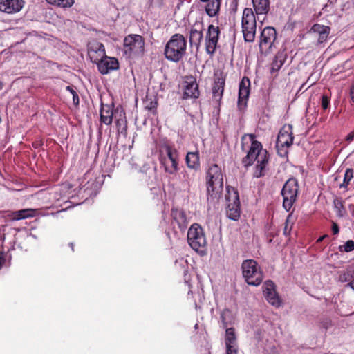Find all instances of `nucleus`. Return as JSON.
I'll return each mask as SVG.
<instances>
[{"mask_svg": "<svg viewBox=\"0 0 354 354\" xmlns=\"http://www.w3.org/2000/svg\"><path fill=\"white\" fill-rule=\"evenodd\" d=\"M241 148L247 153L243 159L244 165L248 167L255 163L254 176L257 178L263 176L269 160L267 150L263 149L261 143L256 140L254 134H245L242 137Z\"/></svg>", "mask_w": 354, "mask_h": 354, "instance_id": "nucleus-1", "label": "nucleus"}, {"mask_svg": "<svg viewBox=\"0 0 354 354\" xmlns=\"http://www.w3.org/2000/svg\"><path fill=\"white\" fill-rule=\"evenodd\" d=\"M207 201L216 203L221 198L223 189V176L221 169L216 164L212 165L206 175Z\"/></svg>", "mask_w": 354, "mask_h": 354, "instance_id": "nucleus-2", "label": "nucleus"}, {"mask_svg": "<svg viewBox=\"0 0 354 354\" xmlns=\"http://www.w3.org/2000/svg\"><path fill=\"white\" fill-rule=\"evenodd\" d=\"M187 40L181 34H174L166 43L164 55L170 62L177 63L186 55Z\"/></svg>", "mask_w": 354, "mask_h": 354, "instance_id": "nucleus-3", "label": "nucleus"}, {"mask_svg": "<svg viewBox=\"0 0 354 354\" xmlns=\"http://www.w3.org/2000/svg\"><path fill=\"white\" fill-rule=\"evenodd\" d=\"M160 162L166 173L176 174L179 170V153L176 149L165 145L160 155Z\"/></svg>", "mask_w": 354, "mask_h": 354, "instance_id": "nucleus-4", "label": "nucleus"}, {"mask_svg": "<svg viewBox=\"0 0 354 354\" xmlns=\"http://www.w3.org/2000/svg\"><path fill=\"white\" fill-rule=\"evenodd\" d=\"M243 276L248 285L257 286L263 279V272L257 261L252 259L243 261L241 265Z\"/></svg>", "mask_w": 354, "mask_h": 354, "instance_id": "nucleus-5", "label": "nucleus"}, {"mask_svg": "<svg viewBox=\"0 0 354 354\" xmlns=\"http://www.w3.org/2000/svg\"><path fill=\"white\" fill-rule=\"evenodd\" d=\"M123 51L129 57L142 56L145 52V39L136 34L127 35L124 39Z\"/></svg>", "mask_w": 354, "mask_h": 354, "instance_id": "nucleus-6", "label": "nucleus"}, {"mask_svg": "<svg viewBox=\"0 0 354 354\" xmlns=\"http://www.w3.org/2000/svg\"><path fill=\"white\" fill-rule=\"evenodd\" d=\"M242 32L245 41L252 42L255 38L257 20L251 8H245L241 21Z\"/></svg>", "mask_w": 354, "mask_h": 354, "instance_id": "nucleus-7", "label": "nucleus"}, {"mask_svg": "<svg viewBox=\"0 0 354 354\" xmlns=\"http://www.w3.org/2000/svg\"><path fill=\"white\" fill-rule=\"evenodd\" d=\"M187 241L190 247L197 252H203L207 240L203 228L196 223L191 225L187 232Z\"/></svg>", "mask_w": 354, "mask_h": 354, "instance_id": "nucleus-8", "label": "nucleus"}, {"mask_svg": "<svg viewBox=\"0 0 354 354\" xmlns=\"http://www.w3.org/2000/svg\"><path fill=\"white\" fill-rule=\"evenodd\" d=\"M226 214L228 218L236 221L240 216V203L237 191L232 187H227Z\"/></svg>", "mask_w": 354, "mask_h": 354, "instance_id": "nucleus-9", "label": "nucleus"}, {"mask_svg": "<svg viewBox=\"0 0 354 354\" xmlns=\"http://www.w3.org/2000/svg\"><path fill=\"white\" fill-rule=\"evenodd\" d=\"M298 189L297 180L294 178H289L283 185L281 194L283 197V206L286 210L289 211L292 207L297 196Z\"/></svg>", "mask_w": 354, "mask_h": 354, "instance_id": "nucleus-10", "label": "nucleus"}, {"mask_svg": "<svg viewBox=\"0 0 354 354\" xmlns=\"http://www.w3.org/2000/svg\"><path fill=\"white\" fill-rule=\"evenodd\" d=\"M291 129V126L283 127L278 134L276 147L281 156L286 154L288 148L292 144L293 137Z\"/></svg>", "mask_w": 354, "mask_h": 354, "instance_id": "nucleus-11", "label": "nucleus"}, {"mask_svg": "<svg viewBox=\"0 0 354 354\" xmlns=\"http://www.w3.org/2000/svg\"><path fill=\"white\" fill-rule=\"evenodd\" d=\"M277 37V32L274 28L268 26L263 28L261 32L259 48L262 53H269Z\"/></svg>", "mask_w": 354, "mask_h": 354, "instance_id": "nucleus-12", "label": "nucleus"}, {"mask_svg": "<svg viewBox=\"0 0 354 354\" xmlns=\"http://www.w3.org/2000/svg\"><path fill=\"white\" fill-rule=\"evenodd\" d=\"M220 34L219 28L214 25H209L205 35V50L208 54L212 55L216 48L218 37Z\"/></svg>", "mask_w": 354, "mask_h": 354, "instance_id": "nucleus-13", "label": "nucleus"}, {"mask_svg": "<svg viewBox=\"0 0 354 354\" xmlns=\"http://www.w3.org/2000/svg\"><path fill=\"white\" fill-rule=\"evenodd\" d=\"M263 294L266 300L272 306L279 307L281 299L275 290V286L271 281H267L263 286Z\"/></svg>", "mask_w": 354, "mask_h": 354, "instance_id": "nucleus-14", "label": "nucleus"}, {"mask_svg": "<svg viewBox=\"0 0 354 354\" xmlns=\"http://www.w3.org/2000/svg\"><path fill=\"white\" fill-rule=\"evenodd\" d=\"M183 98H197L199 96L198 85L194 77H186L183 82Z\"/></svg>", "mask_w": 354, "mask_h": 354, "instance_id": "nucleus-15", "label": "nucleus"}, {"mask_svg": "<svg viewBox=\"0 0 354 354\" xmlns=\"http://www.w3.org/2000/svg\"><path fill=\"white\" fill-rule=\"evenodd\" d=\"M24 3V0H0V11L15 14L21 10Z\"/></svg>", "mask_w": 354, "mask_h": 354, "instance_id": "nucleus-16", "label": "nucleus"}, {"mask_svg": "<svg viewBox=\"0 0 354 354\" xmlns=\"http://www.w3.org/2000/svg\"><path fill=\"white\" fill-rule=\"evenodd\" d=\"M88 55L92 62L97 64L105 55L104 45L98 41H93L88 44Z\"/></svg>", "mask_w": 354, "mask_h": 354, "instance_id": "nucleus-17", "label": "nucleus"}, {"mask_svg": "<svg viewBox=\"0 0 354 354\" xmlns=\"http://www.w3.org/2000/svg\"><path fill=\"white\" fill-rule=\"evenodd\" d=\"M257 20L261 24L266 19V15L270 9L269 0H252Z\"/></svg>", "mask_w": 354, "mask_h": 354, "instance_id": "nucleus-18", "label": "nucleus"}, {"mask_svg": "<svg viewBox=\"0 0 354 354\" xmlns=\"http://www.w3.org/2000/svg\"><path fill=\"white\" fill-rule=\"evenodd\" d=\"M250 82L248 78L244 77L242 79L239 84L238 106L239 109H243L245 107L247 100L250 95Z\"/></svg>", "mask_w": 354, "mask_h": 354, "instance_id": "nucleus-19", "label": "nucleus"}, {"mask_svg": "<svg viewBox=\"0 0 354 354\" xmlns=\"http://www.w3.org/2000/svg\"><path fill=\"white\" fill-rule=\"evenodd\" d=\"M97 64L98 70L102 74H107L109 71L117 69L119 65L115 58L106 55Z\"/></svg>", "mask_w": 354, "mask_h": 354, "instance_id": "nucleus-20", "label": "nucleus"}, {"mask_svg": "<svg viewBox=\"0 0 354 354\" xmlns=\"http://www.w3.org/2000/svg\"><path fill=\"white\" fill-rule=\"evenodd\" d=\"M311 32L317 38L318 44H323L327 41L330 28L327 26L316 24L311 28Z\"/></svg>", "mask_w": 354, "mask_h": 354, "instance_id": "nucleus-21", "label": "nucleus"}, {"mask_svg": "<svg viewBox=\"0 0 354 354\" xmlns=\"http://www.w3.org/2000/svg\"><path fill=\"white\" fill-rule=\"evenodd\" d=\"M225 86V79L220 75L215 77L213 87L212 95L216 102H219L223 96Z\"/></svg>", "mask_w": 354, "mask_h": 354, "instance_id": "nucleus-22", "label": "nucleus"}, {"mask_svg": "<svg viewBox=\"0 0 354 354\" xmlns=\"http://www.w3.org/2000/svg\"><path fill=\"white\" fill-rule=\"evenodd\" d=\"M203 38L201 24H195L189 32V43L191 45L198 46Z\"/></svg>", "mask_w": 354, "mask_h": 354, "instance_id": "nucleus-23", "label": "nucleus"}, {"mask_svg": "<svg viewBox=\"0 0 354 354\" xmlns=\"http://www.w3.org/2000/svg\"><path fill=\"white\" fill-rule=\"evenodd\" d=\"M35 215V210L33 209H24L16 212H12L8 214V216L12 221H19L27 218L33 217Z\"/></svg>", "mask_w": 354, "mask_h": 354, "instance_id": "nucleus-24", "label": "nucleus"}, {"mask_svg": "<svg viewBox=\"0 0 354 354\" xmlns=\"http://www.w3.org/2000/svg\"><path fill=\"white\" fill-rule=\"evenodd\" d=\"M113 111L109 105H102L100 109V120L106 125L111 124L113 121Z\"/></svg>", "mask_w": 354, "mask_h": 354, "instance_id": "nucleus-25", "label": "nucleus"}, {"mask_svg": "<svg viewBox=\"0 0 354 354\" xmlns=\"http://www.w3.org/2000/svg\"><path fill=\"white\" fill-rule=\"evenodd\" d=\"M286 59V53L283 51L278 52L272 63L270 68L271 73H273L277 72L281 68Z\"/></svg>", "mask_w": 354, "mask_h": 354, "instance_id": "nucleus-26", "label": "nucleus"}, {"mask_svg": "<svg viewBox=\"0 0 354 354\" xmlns=\"http://www.w3.org/2000/svg\"><path fill=\"white\" fill-rule=\"evenodd\" d=\"M185 160L187 167L190 169H198L200 167L199 154L198 151L188 152Z\"/></svg>", "mask_w": 354, "mask_h": 354, "instance_id": "nucleus-27", "label": "nucleus"}, {"mask_svg": "<svg viewBox=\"0 0 354 354\" xmlns=\"http://www.w3.org/2000/svg\"><path fill=\"white\" fill-rule=\"evenodd\" d=\"M171 215L174 223H176L181 230H184L187 227V220L185 214L178 209L172 210Z\"/></svg>", "mask_w": 354, "mask_h": 354, "instance_id": "nucleus-28", "label": "nucleus"}, {"mask_svg": "<svg viewBox=\"0 0 354 354\" xmlns=\"http://www.w3.org/2000/svg\"><path fill=\"white\" fill-rule=\"evenodd\" d=\"M225 344L227 348L238 347L236 336L233 328H227L225 330Z\"/></svg>", "mask_w": 354, "mask_h": 354, "instance_id": "nucleus-29", "label": "nucleus"}, {"mask_svg": "<svg viewBox=\"0 0 354 354\" xmlns=\"http://www.w3.org/2000/svg\"><path fill=\"white\" fill-rule=\"evenodd\" d=\"M205 2H207L205 5L207 14L211 17L216 16L220 9V0H207Z\"/></svg>", "mask_w": 354, "mask_h": 354, "instance_id": "nucleus-30", "label": "nucleus"}, {"mask_svg": "<svg viewBox=\"0 0 354 354\" xmlns=\"http://www.w3.org/2000/svg\"><path fill=\"white\" fill-rule=\"evenodd\" d=\"M221 319L224 327L234 323V317L231 310L229 309H224L221 313Z\"/></svg>", "mask_w": 354, "mask_h": 354, "instance_id": "nucleus-31", "label": "nucleus"}, {"mask_svg": "<svg viewBox=\"0 0 354 354\" xmlns=\"http://www.w3.org/2000/svg\"><path fill=\"white\" fill-rule=\"evenodd\" d=\"M333 206L335 212L338 217H344L346 214V210L344 206V202L340 198H335L333 200Z\"/></svg>", "mask_w": 354, "mask_h": 354, "instance_id": "nucleus-32", "label": "nucleus"}, {"mask_svg": "<svg viewBox=\"0 0 354 354\" xmlns=\"http://www.w3.org/2000/svg\"><path fill=\"white\" fill-rule=\"evenodd\" d=\"M49 4L62 8H71L75 3V0H46Z\"/></svg>", "mask_w": 354, "mask_h": 354, "instance_id": "nucleus-33", "label": "nucleus"}, {"mask_svg": "<svg viewBox=\"0 0 354 354\" xmlns=\"http://www.w3.org/2000/svg\"><path fill=\"white\" fill-rule=\"evenodd\" d=\"M295 221V217L292 214H290L286 221L285 227H284V234L285 235H289L292 227L294 225V223Z\"/></svg>", "mask_w": 354, "mask_h": 354, "instance_id": "nucleus-34", "label": "nucleus"}, {"mask_svg": "<svg viewBox=\"0 0 354 354\" xmlns=\"http://www.w3.org/2000/svg\"><path fill=\"white\" fill-rule=\"evenodd\" d=\"M115 123L118 131H122L126 129L127 122L124 119V113L122 112L120 113V118L116 119Z\"/></svg>", "mask_w": 354, "mask_h": 354, "instance_id": "nucleus-35", "label": "nucleus"}, {"mask_svg": "<svg viewBox=\"0 0 354 354\" xmlns=\"http://www.w3.org/2000/svg\"><path fill=\"white\" fill-rule=\"evenodd\" d=\"M353 177V171L351 169H347L344 174V182L340 187H346Z\"/></svg>", "mask_w": 354, "mask_h": 354, "instance_id": "nucleus-36", "label": "nucleus"}, {"mask_svg": "<svg viewBox=\"0 0 354 354\" xmlns=\"http://www.w3.org/2000/svg\"><path fill=\"white\" fill-rule=\"evenodd\" d=\"M339 250L346 252H351L354 250V241H347L343 245L339 246Z\"/></svg>", "mask_w": 354, "mask_h": 354, "instance_id": "nucleus-37", "label": "nucleus"}, {"mask_svg": "<svg viewBox=\"0 0 354 354\" xmlns=\"http://www.w3.org/2000/svg\"><path fill=\"white\" fill-rule=\"evenodd\" d=\"M66 89L72 95L73 104L75 105H78L79 104V97H78L77 92L73 89V87H71L70 86H68L66 88Z\"/></svg>", "mask_w": 354, "mask_h": 354, "instance_id": "nucleus-38", "label": "nucleus"}, {"mask_svg": "<svg viewBox=\"0 0 354 354\" xmlns=\"http://www.w3.org/2000/svg\"><path fill=\"white\" fill-rule=\"evenodd\" d=\"M330 97L327 95H323L322 97L321 105L323 109L326 110L330 105Z\"/></svg>", "mask_w": 354, "mask_h": 354, "instance_id": "nucleus-39", "label": "nucleus"}, {"mask_svg": "<svg viewBox=\"0 0 354 354\" xmlns=\"http://www.w3.org/2000/svg\"><path fill=\"white\" fill-rule=\"evenodd\" d=\"M351 270L350 269V267H349L346 273H344V274L340 275L339 281L342 282H346V281H348V280H350V279L352 278V277H351V274L353 273L352 272H351Z\"/></svg>", "mask_w": 354, "mask_h": 354, "instance_id": "nucleus-40", "label": "nucleus"}, {"mask_svg": "<svg viewBox=\"0 0 354 354\" xmlns=\"http://www.w3.org/2000/svg\"><path fill=\"white\" fill-rule=\"evenodd\" d=\"M226 354H239L238 353V347L227 348H226Z\"/></svg>", "mask_w": 354, "mask_h": 354, "instance_id": "nucleus-41", "label": "nucleus"}, {"mask_svg": "<svg viewBox=\"0 0 354 354\" xmlns=\"http://www.w3.org/2000/svg\"><path fill=\"white\" fill-rule=\"evenodd\" d=\"M6 261V254L3 252H0V268L4 264Z\"/></svg>", "mask_w": 354, "mask_h": 354, "instance_id": "nucleus-42", "label": "nucleus"}, {"mask_svg": "<svg viewBox=\"0 0 354 354\" xmlns=\"http://www.w3.org/2000/svg\"><path fill=\"white\" fill-rule=\"evenodd\" d=\"M331 326V322L326 319L322 322V326L326 329L328 328Z\"/></svg>", "mask_w": 354, "mask_h": 354, "instance_id": "nucleus-43", "label": "nucleus"}, {"mask_svg": "<svg viewBox=\"0 0 354 354\" xmlns=\"http://www.w3.org/2000/svg\"><path fill=\"white\" fill-rule=\"evenodd\" d=\"M332 231L334 234H337L339 233V227L335 223H333L332 225Z\"/></svg>", "mask_w": 354, "mask_h": 354, "instance_id": "nucleus-44", "label": "nucleus"}, {"mask_svg": "<svg viewBox=\"0 0 354 354\" xmlns=\"http://www.w3.org/2000/svg\"><path fill=\"white\" fill-rule=\"evenodd\" d=\"M354 140V131L351 132L348 136H346V140L348 142H351Z\"/></svg>", "mask_w": 354, "mask_h": 354, "instance_id": "nucleus-45", "label": "nucleus"}, {"mask_svg": "<svg viewBox=\"0 0 354 354\" xmlns=\"http://www.w3.org/2000/svg\"><path fill=\"white\" fill-rule=\"evenodd\" d=\"M350 95H351V98L352 101L354 102V86H352L351 88Z\"/></svg>", "mask_w": 354, "mask_h": 354, "instance_id": "nucleus-46", "label": "nucleus"}, {"mask_svg": "<svg viewBox=\"0 0 354 354\" xmlns=\"http://www.w3.org/2000/svg\"><path fill=\"white\" fill-rule=\"evenodd\" d=\"M350 269L352 270H351V272H352L353 273L351 274V277H354V263H353L351 266H350Z\"/></svg>", "mask_w": 354, "mask_h": 354, "instance_id": "nucleus-47", "label": "nucleus"}, {"mask_svg": "<svg viewBox=\"0 0 354 354\" xmlns=\"http://www.w3.org/2000/svg\"><path fill=\"white\" fill-rule=\"evenodd\" d=\"M326 236H327V235H324V236H322L319 237V238L317 239V242H321V241H322L324 240V239L325 237H326Z\"/></svg>", "mask_w": 354, "mask_h": 354, "instance_id": "nucleus-48", "label": "nucleus"}, {"mask_svg": "<svg viewBox=\"0 0 354 354\" xmlns=\"http://www.w3.org/2000/svg\"><path fill=\"white\" fill-rule=\"evenodd\" d=\"M348 286H350L354 290V281H351L348 284Z\"/></svg>", "mask_w": 354, "mask_h": 354, "instance_id": "nucleus-49", "label": "nucleus"}, {"mask_svg": "<svg viewBox=\"0 0 354 354\" xmlns=\"http://www.w3.org/2000/svg\"><path fill=\"white\" fill-rule=\"evenodd\" d=\"M3 87V84L2 82L0 81V90H1Z\"/></svg>", "mask_w": 354, "mask_h": 354, "instance_id": "nucleus-50", "label": "nucleus"}, {"mask_svg": "<svg viewBox=\"0 0 354 354\" xmlns=\"http://www.w3.org/2000/svg\"><path fill=\"white\" fill-rule=\"evenodd\" d=\"M71 246L72 248V250H73V243H71Z\"/></svg>", "mask_w": 354, "mask_h": 354, "instance_id": "nucleus-51", "label": "nucleus"}, {"mask_svg": "<svg viewBox=\"0 0 354 354\" xmlns=\"http://www.w3.org/2000/svg\"><path fill=\"white\" fill-rule=\"evenodd\" d=\"M197 326H198V324H196L195 325V328H197Z\"/></svg>", "mask_w": 354, "mask_h": 354, "instance_id": "nucleus-52", "label": "nucleus"}, {"mask_svg": "<svg viewBox=\"0 0 354 354\" xmlns=\"http://www.w3.org/2000/svg\"><path fill=\"white\" fill-rule=\"evenodd\" d=\"M201 1H206L207 0H201Z\"/></svg>", "mask_w": 354, "mask_h": 354, "instance_id": "nucleus-53", "label": "nucleus"}]
</instances>
